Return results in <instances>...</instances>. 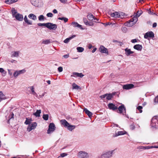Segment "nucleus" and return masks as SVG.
<instances>
[{
  "label": "nucleus",
  "instance_id": "obj_16",
  "mask_svg": "<svg viewBox=\"0 0 158 158\" xmlns=\"http://www.w3.org/2000/svg\"><path fill=\"white\" fill-rule=\"evenodd\" d=\"M72 25L75 27H78L80 28L81 29H83L81 27V25L77 23L73 22L71 23Z\"/></svg>",
  "mask_w": 158,
  "mask_h": 158
},
{
  "label": "nucleus",
  "instance_id": "obj_30",
  "mask_svg": "<svg viewBox=\"0 0 158 158\" xmlns=\"http://www.w3.org/2000/svg\"><path fill=\"white\" fill-rule=\"evenodd\" d=\"M67 128L68 130L72 131L75 128V126L74 125H71L69 124L68 126L67 127Z\"/></svg>",
  "mask_w": 158,
  "mask_h": 158
},
{
  "label": "nucleus",
  "instance_id": "obj_61",
  "mask_svg": "<svg viewBox=\"0 0 158 158\" xmlns=\"http://www.w3.org/2000/svg\"><path fill=\"white\" fill-rule=\"evenodd\" d=\"M11 70H10V69H8V73L9 74V75H10V76L11 75H12V73H11L10 71H11Z\"/></svg>",
  "mask_w": 158,
  "mask_h": 158
},
{
  "label": "nucleus",
  "instance_id": "obj_39",
  "mask_svg": "<svg viewBox=\"0 0 158 158\" xmlns=\"http://www.w3.org/2000/svg\"><path fill=\"white\" fill-rule=\"evenodd\" d=\"M0 72L4 74V76L5 75L6 73V71L2 68H0Z\"/></svg>",
  "mask_w": 158,
  "mask_h": 158
},
{
  "label": "nucleus",
  "instance_id": "obj_6",
  "mask_svg": "<svg viewBox=\"0 0 158 158\" xmlns=\"http://www.w3.org/2000/svg\"><path fill=\"white\" fill-rule=\"evenodd\" d=\"M46 27L50 30H55L57 28V26L56 24H54L51 23H47Z\"/></svg>",
  "mask_w": 158,
  "mask_h": 158
},
{
  "label": "nucleus",
  "instance_id": "obj_5",
  "mask_svg": "<svg viewBox=\"0 0 158 158\" xmlns=\"http://www.w3.org/2000/svg\"><path fill=\"white\" fill-rule=\"evenodd\" d=\"M120 14L123 15V13H119L118 12H115L114 13H110L109 15L112 17L114 18H122Z\"/></svg>",
  "mask_w": 158,
  "mask_h": 158
},
{
  "label": "nucleus",
  "instance_id": "obj_9",
  "mask_svg": "<svg viewBox=\"0 0 158 158\" xmlns=\"http://www.w3.org/2000/svg\"><path fill=\"white\" fill-rule=\"evenodd\" d=\"M87 18L89 20L93 21H93L94 22L98 23L99 22H98L99 20V19L96 18L92 14H89L87 16Z\"/></svg>",
  "mask_w": 158,
  "mask_h": 158
},
{
  "label": "nucleus",
  "instance_id": "obj_36",
  "mask_svg": "<svg viewBox=\"0 0 158 158\" xmlns=\"http://www.w3.org/2000/svg\"><path fill=\"white\" fill-rule=\"evenodd\" d=\"M19 75V73L18 70L16 71L13 74V76L14 77H15V78L17 77Z\"/></svg>",
  "mask_w": 158,
  "mask_h": 158
},
{
  "label": "nucleus",
  "instance_id": "obj_63",
  "mask_svg": "<svg viewBox=\"0 0 158 158\" xmlns=\"http://www.w3.org/2000/svg\"><path fill=\"white\" fill-rule=\"evenodd\" d=\"M157 26V23H153L152 25V27H156Z\"/></svg>",
  "mask_w": 158,
  "mask_h": 158
},
{
  "label": "nucleus",
  "instance_id": "obj_22",
  "mask_svg": "<svg viewBox=\"0 0 158 158\" xmlns=\"http://www.w3.org/2000/svg\"><path fill=\"white\" fill-rule=\"evenodd\" d=\"M126 132L125 131H118L117 133H116V134L114 136L116 137L118 135H123L126 134Z\"/></svg>",
  "mask_w": 158,
  "mask_h": 158
},
{
  "label": "nucleus",
  "instance_id": "obj_48",
  "mask_svg": "<svg viewBox=\"0 0 158 158\" xmlns=\"http://www.w3.org/2000/svg\"><path fill=\"white\" fill-rule=\"evenodd\" d=\"M58 70L59 72H61L63 71V68L62 67H60L58 68Z\"/></svg>",
  "mask_w": 158,
  "mask_h": 158
},
{
  "label": "nucleus",
  "instance_id": "obj_1",
  "mask_svg": "<svg viewBox=\"0 0 158 158\" xmlns=\"http://www.w3.org/2000/svg\"><path fill=\"white\" fill-rule=\"evenodd\" d=\"M141 11H138L135 16L131 19L127 23V26L131 27L133 26L138 21V17H139L141 14Z\"/></svg>",
  "mask_w": 158,
  "mask_h": 158
},
{
  "label": "nucleus",
  "instance_id": "obj_55",
  "mask_svg": "<svg viewBox=\"0 0 158 158\" xmlns=\"http://www.w3.org/2000/svg\"><path fill=\"white\" fill-rule=\"evenodd\" d=\"M130 127L131 129L133 130L135 128V126L134 125L132 124L130 125Z\"/></svg>",
  "mask_w": 158,
  "mask_h": 158
},
{
  "label": "nucleus",
  "instance_id": "obj_42",
  "mask_svg": "<svg viewBox=\"0 0 158 158\" xmlns=\"http://www.w3.org/2000/svg\"><path fill=\"white\" fill-rule=\"evenodd\" d=\"M142 108L143 107L140 106H138L137 108V109L138 110H139V112L140 113H141L142 112Z\"/></svg>",
  "mask_w": 158,
  "mask_h": 158
},
{
  "label": "nucleus",
  "instance_id": "obj_26",
  "mask_svg": "<svg viewBox=\"0 0 158 158\" xmlns=\"http://www.w3.org/2000/svg\"><path fill=\"white\" fill-rule=\"evenodd\" d=\"M28 17L33 20H36L37 19L36 16V15L33 14H31L28 16Z\"/></svg>",
  "mask_w": 158,
  "mask_h": 158
},
{
  "label": "nucleus",
  "instance_id": "obj_19",
  "mask_svg": "<svg viewBox=\"0 0 158 158\" xmlns=\"http://www.w3.org/2000/svg\"><path fill=\"white\" fill-rule=\"evenodd\" d=\"M60 122L61 124L66 127H67L69 124L65 119H62L60 121Z\"/></svg>",
  "mask_w": 158,
  "mask_h": 158
},
{
  "label": "nucleus",
  "instance_id": "obj_62",
  "mask_svg": "<svg viewBox=\"0 0 158 158\" xmlns=\"http://www.w3.org/2000/svg\"><path fill=\"white\" fill-rule=\"evenodd\" d=\"M24 20L25 22H27V21L28 20L26 15H25L24 17Z\"/></svg>",
  "mask_w": 158,
  "mask_h": 158
},
{
  "label": "nucleus",
  "instance_id": "obj_28",
  "mask_svg": "<svg viewBox=\"0 0 158 158\" xmlns=\"http://www.w3.org/2000/svg\"><path fill=\"white\" fill-rule=\"evenodd\" d=\"M18 0H6L5 2L7 4H10L17 2Z\"/></svg>",
  "mask_w": 158,
  "mask_h": 158
},
{
  "label": "nucleus",
  "instance_id": "obj_12",
  "mask_svg": "<svg viewBox=\"0 0 158 158\" xmlns=\"http://www.w3.org/2000/svg\"><path fill=\"white\" fill-rule=\"evenodd\" d=\"M99 51L102 53H105L108 54V49L104 46H101L99 49Z\"/></svg>",
  "mask_w": 158,
  "mask_h": 158
},
{
  "label": "nucleus",
  "instance_id": "obj_38",
  "mask_svg": "<svg viewBox=\"0 0 158 158\" xmlns=\"http://www.w3.org/2000/svg\"><path fill=\"white\" fill-rule=\"evenodd\" d=\"M38 19L40 21L44 20V16L43 15H41L38 17Z\"/></svg>",
  "mask_w": 158,
  "mask_h": 158
},
{
  "label": "nucleus",
  "instance_id": "obj_57",
  "mask_svg": "<svg viewBox=\"0 0 158 158\" xmlns=\"http://www.w3.org/2000/svg\"><path fill=\"white\" fill-rule=\"evenodd\" d=\"M69 56V54H66V55H64V56H63V57L65 58H68Z\"/></svg>",
  "mask_w": 158,
  "mask_h": 158
},
{
  "label": "nucleus",
  "instance_id": "obj_50",
  "mask_svg": "<svg viewBox=\"0 0 158 158\" xmlns=\"http://www.w3.org/2000/svg\"><path fill=\"white\" fill-rule=\"evenodd\" d=\"M106 97V94L104 95H103L100 96V98H101V99H102L104 98H105Z\"/></svg>",
  "mask_w": 158,
  "mask_h": 158
},
{
  "label": "nucleus",
  "instance_id": "obj_4",
  "mask_svg": "<svg viewBox=\"0 0 158 158\" xmlns=\"http://www.w3.org/2000/svg\"><path fill=\"white\" fill-rule=\"evenodd\" d=\"M154 37V34L152 31H148L144 35L145 39H149V38H153Z\"/></svg>",
  "mask_w": 158,
  "mask_h": 158
},
{
  "label": "nucleus",
  "instance_id": "obj_17",
  "mask_svg": "<svg viewBox=\"0 0 158 158\" xmlns=\"http://www.w3.org/2000/svg\"><path fill=\"white\" fill-rule=\"evenodd\" d=\"M84 76V75H83L81 73H79L76 72H74L73 73V75H71V77H80L82 78Z\"/></svg>",
  "mask_w": 158,
  "mask_h": 158
},
{
  "label": "nucleus",
  "instance_id": "obj_32",
  "mask_svg": "<svg viewBox=\"0 0 158 158\" xmlns=\"http://www.w3.org/2000/svg\"><path fill=\"white\" fill-rule=\"evenodd\" d=\"M58 19L59 20H63L65 23L67 22L68 20V19L67 18H65L64 17H59L58 18Z\"/></svg>",
  "mask_w": 158,
  "mask_h": 158
},
{
  "label": "nucleus",
  "instance_id": "obj_34",
  "mask_svg": "<svg viewBox=\"0 0 158 158\" xmlns=\"http://www.w3.org/2000/svg\"><path fill=\"white\" fill-rule=\"evenodd\" d=\"M77 52H81L83 51L84 48L81 47H78L77 48Z\"/></svg>",
  "mask_w": 158,
  "mask_h": 158
},
{
  "label": "nucleus",
  "instance_id": "obj_3",
  "mask_svg": "<svg viewBox=\"0 0 158 158\" xmlns=\"http://www.w3.org/2000/svg\"><path fill=\"white\" fill-rule=\"evenodd\" d=\"M78 158H89L88 153L85 151H80L78 155Z\"/></svg>",
  "mask_w": 158,
  "mask_h": 158
},
{
  "label": "nucleus",
  "instance_id": "obj_46",
  "mask_svg": "<svg viewBox=\"0 0 158 158\" xmlns=\"http://www.w3.org/2000/svg\"><path fill=\"white\" fill-rule=\"evenodd\" d=\"M47 16L48 17H52L53 16V14L51 13H48L47 14Z\"/></svg>",
  "mask_w": 158,
  "mask_h": 158
},
{
  "label": "nucleus",
  "instance_id": "obj_56",
  "mask_svg": "<svg viewBox=\"0 0 158 158\" xmlns=\"http://www.w3.org/2000/svg\"><path fill=\"white\" fill-rule=\"evenodd\" d=\"M27 24L29 25H31L32 24V22L31 21L28 20L27 22H26Z\"/></svg>",
  "mask_w": 158,
  "mask_h": 158
},
{
  "label": "nucleus",
  "instance_id": "obj_45",
  "mask_svg": "<svg viewBox=\"0 0 158 158\" xmlns=\"http://www.w3.org/2000/svg\"><path fill=\"white\" fill-rule=\"evenodd\" d=\"M113 43H119L120 46H122V45L123 44L122 42H120L117 40H113Z\"/></svg>",
  "mask_w": 158,
  "mask_h": 158
},
{
  "label": "nucleus",
  "instance_id": "obj_43",
  "mask_svg": "<svg viewBox=\"0 0 158 158\" xmlns=\"http://www.w3.org/2000/svg\"><path fill=\"white\" fill-rule=\"evenodd\" d=\"M12 11L13 17H15V15H16V14L17 13V11L14 9H13V10H12Z\"/></svg>",
  "mask_w": 158,
  "mask_h": 158
},
{
  "label": "nucleus",
  "instance_id": "obj_59",
  "mask_svg": "<svg viewBox=\"0 0 158 158\" xmlns=\"http://www.w3.org/2000/svg\"><path fill=\"white\" fill-rule=\"evenodd\" d=\"M131 42L132 43H135L136 42H137V40L136 39H134L132 40L131 41Z\"/></svg>",
  "mask_w": 158,
  "mask_h": 158
},
{
  "label": "nucleus",
  "instance_id": "obj_40",
  "mask_svg": "<svg viewBox=\"0 0 158 158\" xmlns=\"http://www.w3.org/2000/svg\"><path fill=\"white\" fill-rule=\"evenodd\" d=\"M127 28L125 27H122V30L124 33H126L127 32Z\"/></svg>",
  "mask_w": 158,
  "mask_h": 158
},
{
  "label": "nucleus",
  "instance_id": "obj_15",
  "mask_svg": "<svg viewBox=\"0 0 158 158\" xmlns=\"http://www.w3.org/2000/svg\"><path fill=\"white\" fill-rule=\"evenodd\" d=\"M116 92H113L111 94H106V99L107 100H111L113 98V97L115 95Z\"/></svg>",
  "mask_w": 158,
  "mask_h": 158
},
{
  "label": "nucleus",
  "instance_id": "obj_29",
  "mask_svg": "<svg viewBox=\"0 0 158 158\" xmlns=\"http://www.w3.org/2000/svg\"><path fill=\"white\" fill-rule=\"evenodd\" d=\"M0 99L1 100H4L6 99L5 95L2 91H0Z\"/></svg>",
  "mask_w": 158,
  "mask_h": 158
},
{
  "label": "nucleus",
  "instance_id": "obj_58",
  "mask_svg": "<svg viewBox=\"0 0 158 158\" xmlns=\"http://www.w3.org/2000/svg\"><path fill=\"white\" fill-rule=\"evenodd\" d=\"M60 2L63 3H65L66 2L67 0H59Z\"/></svg>",
  "mask_w": 158,
  "mask_h": 158
},
{
  "label": "nucleus",
  "instance_id": "obj_54",
  "mask_svg": "<svg viewBox=\"0 0 158 158\" xmlns=\"http://www.w3.org/2000/svg\"><path fill=\"white\" fill-rule=\"evenodd\" d=\"M154 120H156V121L155 122H156V121H157V117L156 116H155L154 117H153L152 119V123L153 122V121Z\"/></svg>",
  "mask_w": 158,
  "mask_h": 158
},
{
  "label": "nucleus",
  "instance_id": "obj_64",
  "mask_svg": "<svg viewBox=\"0 0 158 158\" xmlns=\"http://www.w3.org/2000/svg\"><path fill=\"white\" fill-rule=\"evenodd\" d=\"M53 12L54 14L57 13L58 12L56 9H54L52 11Z\"/></svg>",
  "mask_w": 158,
  "mask_h": 158
},
{
  "label": "nucleus",
  "instance_id": "obj_23",
  "mask_svg": "<svg viewBox=\"0 0 158 158\" xmlns=\"http://www.w3.org/2000/svg\"><path fill=\"white\" fill-rule=\"evenodd\" d=\"M84 111L85 112V113L86 114H87L88 116H89V117H91L92 116V113L90 112V111H89L88 110H87V109L86 108H85L84 110Z\"/></svg>",
  "mask_w": 158,
  "mask_h": 158
},
{
  "label": "nucleus",
  "instance_id": "obj_41",
  "mask_svg": "<svg viewBox=\"0 0 158 158\" xmlns=\"http://www.w3.org/2000/svg\"><path fill=\"white\" fill-rule=\"evenodd\" d=\"M38 25L39 26H45L46 27L47 23H39L38 24Z\"/></svg>",
  "mask_w": 158,
  "mask_h": 158
},
{
  "label": "nucleus",
  "instance_id": "obj_25",
  "mask_svg": "<svg viewBox=\"0 0 158 158\" xmlns=\"http://www.w3.org/2000/svg\"><path fill=\"white\" fill-rule=\"evenodd\" d=\"M31 4L35 6H38V1L37 0H31Z\"/></svg>",
  "mask_w": 158,
  "mask_h": 158
},
{
  "label": "nucleus",
  "instance_id": "obj_27",
  "mask_svg": "<svg viewBox=\"0 0 158 158\" xmlns=\"http://www.w3.org/2000/svg\"><path fill=\"white\" fill-rule=\"evenodd\" d=\"M32 121V119L31 118H26V120L24 123L26 125H29L30 124Z\"/></svg>",
  "mask_w": 158,
  "mask_h": 158
},
{
  "label": "nucleus",
  "instance_id": "obj_8",
  "mask_svg": "<svg viewBox=\"0 0 158 158\" xmlns=\"http://www.w3.org/2000/svg\"><path fill=\"white\" fill-rule=\"evenodd\" d=\"M118 109L119 113L123 114V115L126 114V109L124 105L123 104L119 106Z\"/></svg>",
  "mask_w": 158,
  "mask_h": 158
},
{
  "label": "nucleus",
  "instance_id": "obj_51",
  "mask_svg": "<svg viewBox=\"0 0 158 158\" xmlns=\"http://www.w3.org/2000/svg\"><path fill=\"white\" fill-rule=\"evenodd\" d=\"M83 21L85 24L87 25L88 21L86 18H84L83 19Z\"/></svg>",
  "mask_w": 158,
  "mask_h": 158
},
{
  "label": "nucleus",
  "instance_id": "obj_14",
  "mask_svg": "<svg viewBox=\"0 0 158 158\" xmlns=\"http://www.w3.org/2000/svg\"><path fill=\"white\" fill-rule=\"evenodd\" d=\"M108 106L110 110H114L118 109L117 107L112 103H109L108 104Z\"/></svg>",
  "mask_w": 158,
  "mask_h": 158
},
{
  "label": "nucleus",
  "instance_id": "obj_11",
  "mask_svg": "<svg viewBox=\"0 0 158 158\" xmlns=\"http://www.w3.org/2000/svg\"><path fill=\"white\" fill-rule=\"evenodd\" d=\"M134 85L133 84H128L123 85V88L124 89L128 90L134 88Z\"/></svg>",
  "mask_w": 158,
  "mask_h": 158
},
{
  "label": "nucleus",
  "instance_id": "obj_21",
  "mask_svg": "<svg viewBox=\"0 0 158 158\" xmlns=\"http://www.w3.org/2000/svg\"><path fill=\"white\" fill-rule=\"evenodd\" d=\"M75 36H76V35H73L72 36H71V37H69L67 38L66 39H65L64 41V42L65 43H66V44L68 43L69 42L70 40H71L73 38H74Z\"/></svg>",
  "mask_w": 158,
  "mask_h": 158
},
{
  "label": "nucleus",
  "instance_id": "obj_20",
  "mask_svg": "<svg viewBox=\"0 0 158 158\" xmlns=\"http://www.w3.org/2000/svg\"><path fill=\"white\" fill-rule=\"evenodd\" d=\"M133 48L138 51H141L142 48V46L141 45H140L139 44H136L135 45Z\"/></svg>",
  "mask_w": 158,
  "mask_h": 158
},
{
  "label": "nucleus",
  "instance_id": "obj_33",
  "mask_svg": "<svg viewBox=\"0 0 158 158\" xmlns=\"http://www.w3.org/2000/svg\"><path fill=\"white\" fill-rule=\"evenodd\" d=\"M51 43L50 40H43L42 42V44H48Z\"/></svg>",
  "mask_w": 158,
  "mask_h": 158
},
{
  "label": "nucleus",
  "instance_id": "obj_52",
  "mask_svg": "<svg viewBox=\"0 0 158 158\" xmlns=\"http://www.w3.org/2000/svg\"><path fill=\"white\" fill-rule=\"evenodd\" d=\"M8 62H10L11 63L14 62L15 63H17V61H16L15 60L12 59L11 60H9Z\"/></svg>",
  "mask_w": 158,
  "mask_h": 158
},
{
  "label": "nucleus",
  "instance_id": "obj_24",
  "mask_svg": "<svg viewBox=\"0 0 158 158\" xmlns=\"http://www.w3.org/2000/svg\"><path fill=\"white\" fill-rule=\"evenodd\" d=\"M41 113V110H37L35 113H33V114L36 117H39L40 116V114Z\"/></svg>",
  "mask_w": 158,
  "mask_h": 158
},
{
  "label": "nucleus",
  "instance_id": "obj_60",
  "mask_svg": "<svg viewBox=\"0 0 158 158\" xmlns=\"http://www.w3.org/2000/svg\"><path fill=\"white\" fill-rule=\"evenodd\" d=\"M34 87L33 86H31V91L32 92V93H34V92H35V91L34 90Z\"/></svg>",
  "mask_w": 158,
  "mask_h": 158
},
{
  "label": "nucleus",
  "instance_id": "obj_2",
  "mask_svg": "<svg viewBox=\"0 0 158 158\" xmlns=\"http://www.w3.org/2000/svg\"><path fill=\"white\" fill-rule=\"evenodd\" d=\"M114 151L113 150L106 152L100 156L99 158H110L112 156Z\"/></svg>",
  "mask_w": 158,
  "mask_h": 158
},
{
  "label": "nucleus",
  "instance_id": "obj_10",
  "mask_svg": "<svg viewBox=\"0 0 158 158\" xmlns=\"http://www.w3.org/2000/svg\"><path fill=\"white\" fill-rule=\"evenodd\" d=\"M37 124L36 122H34L28 125L27 128V130L28 131H30L34 129L36 127Z\"/></svg>",
  "mask_w": 158,
  "mask_h": 158
},
{
  "label": "nucleus",
  "instance_id": "obj_13",
  "mask_svg": "<svg viewBox=\"0 0 158 158\" xmlns=\"http://www.w3.org/2000/svg\"><path fill=\"white\" fill-rule=\"evenodd\" d=\"M16 19L19 21H22L23 20V15L19 13H17L15 16Z\"/></svg>",
  "mask_w": 158,
  "mask_h": 158
},
{
  "label": "nucleus",
  "instance_id": "obj_37",
  "mask_svg": "<svg viewBox=\"0 0 158 158\" xmlns=\"http://www.w3.org/2000/svg\"><path fill=\"white\" fill-rule=\"evenodd\" d=\"M43 118L44 120H47L48 118V114H44L43 116Z\"/></svg>",
  "mask_w": 158,
  "mask_h": 158
},
{
  "label": "nucleus",
  "instance_id": "obj_44",
  "mask_svg": "<svg viewBox=\"0 0 158 158\" xmlns=\"http://www.w3.org/2000/svg\"><path fill=\"white\" fill-rule=\"evenodd\" d=\"M18 71L20 75L21 74H22L24 73L26 71L25 69H23L21 70H18Z\"/></svg>",
  "mask_w": 158,
  "mask_h": 158
},
{
  "label": "nucleus",
  "instance_id": "obj_7",
  "mask_svg": "<svg viewBox=\"0 0 158 158\" xmlns=\"http://www.w3.org/2000/svg\"><path fill=\"white\" fill-rule=\"evenodd\" d=\"M55 126L53 123H50L48 126V129L47 131L48 134L50 133L51 132H53L55 130Z\"/></svg>",
  "mask_w": 158,
  "mask_h": 158
},
{
  "label": "nucleus",
  "instance_id": "obj_31",
  "mask_svg": "<svg viewBox=\"0 0 158 158\" xmlns=\"http://www.w3.org/2000/svg\"><path fill=\"white\" fill-rule=\"evenodd\" d=\"M72 86L73 89H81L80 86L76 85L75 83H73V84Z\"/></svg>",
  "mask_w": 158,
  "mask_h": 158
},
{
  "label": "nucleus",
  "instance_id": "obj_49",
  "mask_svg": "<svg viewBox=\"0 0 158 158\" xmlns=\"http://www.w3.org/2000/svg\"><path fill=\"white\" fill-rule=\"evenodd\" d=\"M154 102L155 103H158V96H157L154 100Z\"/></svg>",
  "mask_w": 158,
  "mask_h": 158
},
{
  "label": "nucleus",
  "instance_id": "obj_47",
  "mask_svg": "<svg viewBox=\"0 0 158 158\" xmlns=\"http://www.w3.org/2000/svg\"><path fill=\"white\" fill-rule=\"evenodd\" d=\"M67 155V154L66 153H63L60 154V156L63 157Z\"/></svg>",
  "mask_w": 158,
  "mask_h": 158
},
{
  "label": "nucleus",
  "instance_id": "obj_53",
  "mask_svg": "<svg viewBox=\"0 0 158 158\" xmlns=\"http://www.w3.org/2000/svg\"><path fill=\"white\" fill-rule=\"evenodd\" d=\"M94 25L93 23L92 22H88L87 25H88L90 26H93Z\"/></svg>",
  "mask_w": 158,
  "mask_h": 158
},
{
  "label": "nucleus",
  "instance_id": "obj_18",
  "mask_svg": "<svg viewBox=\"0 0 158 158\" xmlns=\"http://www.w3.org/2000/svg\"><path fill=\"white\" fill-rule=\"evenodd\" d=\"M125 52V54L127 56H129L131 54L134 53L133 51H131L130 49H128L127 48L124 49Z\"/></svg>",
  "mask_w": 158,
  "mask_h": 158
},
{
  "label": "nucleus",
  "instance_id": "obj_35",
  "mask_svg": "<svg viewBox=\"0 0 158 158\" xmlns=\"http://www.w3.org/2000/svg\"><path fill=\"white\" fill-rule=\"evenodd\" d=\"M13 53V54H12L11 56V57H17L19 56V52L17 51V52H12V53Z\"/></svg>",
  "mask_w": 158,
  "mask_h": 158
}]
</instances>
